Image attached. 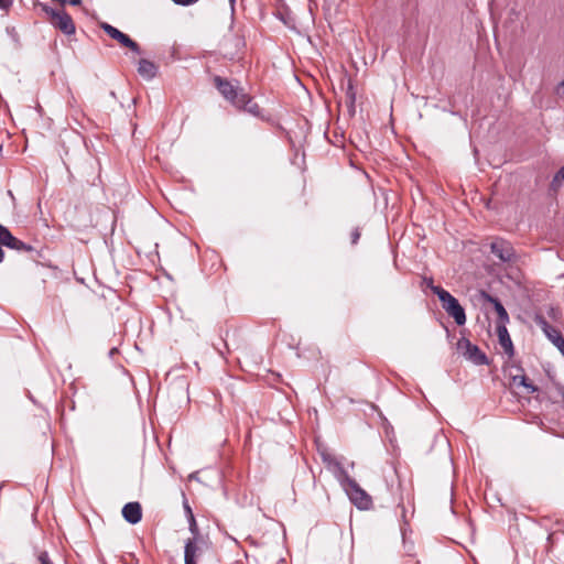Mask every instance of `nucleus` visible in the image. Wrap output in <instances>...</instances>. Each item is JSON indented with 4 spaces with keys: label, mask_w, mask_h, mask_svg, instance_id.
Here are the masks:
<instances>
[{
    "label": "nucleus",
    "mask_w": 564,
    "mask_h": 564,
    "mask_svg": "<svg viewBox=\"0 0 564 564\" xmlns=\"http://www.w3.org/2000/svg\"><path fill=\"white\" fill-rule=\"evenodd\" d=\"M346 490L349 496L350 501L359 509V510H369L372 507V498L368 495L355 479L346 477Z\"/></svg>",
    "instance_id": "obj_5"
},
{
    "label": "nucleus",
    "mask_w": 564,
    "mask_h": 564,
    "mask_svg": "<svg viewBox=\"0 0 564 564\" xmlns=\"http://www.w3.org/2000/svg\"><path fill=\"white\" fill-rule=\"evenodd\" d=\"M0 245L18 252H33L35 251L32 245L25 243L14 237L10 230L3 225L0 227Z\"/></svg>",
    "instance_id": "obj_8"
},
{
    "label": "nucleus",
    "mask_w": 564,
    "mask_h": 564,
    "mask_svg": "<svg viewBox=\"0 0 564 564\" xmlns=\"http://www.w3.org/2000/svg\"><path fill=\"white\" fill-rule=\"evenodd\" d=\"M563 181H564V165L554 175L552 183H551V187L554 191H556L561 186Z\"/></svg>",
    "instance_id": "obj_22"
},
{
    "label": "nucleus",
    "mask_w": 564,
    "mask_h": 564,
    "mask_svg": "<svg viewBox=\"0 0 564 564\" xmlns=\"http://www.w3.org/2000/svg\"><path fill=\"white\" fill-rule=\"evenodd\" d=\"M80 2H82V0H69V1H68V3H69L70 6H79V4H80Z\"/></svg>",
    "instance_id": "obj_31"
},
{
    "label": "nucleus",
    "mask_w": 564,
    "mask_h": 564,
    "mask_svg": "<svg viewBox=\"0 0 564 564\" xmlns=\"http://www.w3.org/2000/svg\"><path fill=\"white\" fill-rule=\"evenodd\" d=\"M44 12L50 17L51 24L66 35L75 33V23L72 17L64 10L56 11L48 6H43Z\"/></svg>",
    "instance_id": "obj_4"
},
{
    "label": "nucleus",
    "mask_w": 564,
    "mask_h": 564,
    "mask_svg": "<svg viewBox=\"0 0 564 564\" xmlns=\"http://www.w3.org/2000/svg\"><path fill=\"white\" fill-rule=\"evenodd\" d=\"M422 285H425L426 288H429L435 295L437 292L436 290H444L443 288L434 284L433 278L424 276L422 279Z\"/></svg>",
    "instance_id": "obj_23"
},
{
    "label": "nucleus",
    "mask_w": 564,
    "mask_h": 564,
    "mask_svg": "<svg viewBox=\"0 0 564 564\" xmlns=\"http://www.w3.org/2000/svg\"><path fill=\"white\" fill-rule=\"evenodd\" d=\"M101 29L107 35H109L111 39L120 43V45L130 48L133 53L138 55L141 54L140 45L126 33L121 32L120 30L108 23H102Z\"/></svg>",
    "instance_id": "obj_9"
},
{
    "label": "nucleus",
    "mask_w": 564,
    "mask_h": 564,
    "mask_svg": "<svg viewBox=\"0 0 564 564\" xmlns=\"http://www.w3.org/2000/svg\"><path fill=\"white\" fill-rule=\"evenodd\" d=\"M505 372L511 379L512 383H517L518 379L523 376L524 369L520 365L510 361L506 364Z\"/></svg>",
    "instance_id": "obj_15"
},
{
    "label": "nucleus",
    "mask_w": 564,
    "mask_h": 564,
    "mask_svg": "<svg viewBox=\"0 0 564 564\" xmlns=\"http://www.w3.org/2000/svg\"><path fill=\"white\" fill-rule=\"evenodd\" d=\"M322 459L328 469L338 471L341 476H345V478L348 476L341 464L334 455L329 453H322Z\"/></svg>",
    "instance_id": "obj_14"
},
{
    "label": "nucleus",
    "mask_w": 564,
    "mask_h": 564,
    "mask_svg": "<svg viewBox=\"0 0 564 564\" xmlns=\"http://www.w3.org/2000/svg\"><path fill=\"white\" fill-rule=\"evenodd\" d=\"M436 295L442 303L444 311L454 318L458 326L466 323V314L464 307L458 300L446 290H436Z\"/></svg>",
    "instance_id": "obj_1"
},
{
    "label": "nucleus",
    "mask_w": 564,
    "mask_h": 564,
    "mask_svg": "<svg viewBox=\"0 0 564 564\" xmlns=\"http://www.w3.org/2000/svg\"><path fill=\"white\" fill-rule=\"evenodd\" d=\"M122 517L130 524H137L142 519V508L137 501L128 502L122 508Z\"/></svg>",
    "instance_id": "obj_10"
},
{
    "label": "nucleus",
    "mask_w": 564,
    "mask_h": 564,
    "mask_svg": "<svg viewBox=\"0 0 564 564\" xmlns=\"http://www.w3.org/2000/svg\"><path fill=\"white\" fill-rule=\"evenodd\" d=\"M216 564H218V563H216Z\"/></svg>",
    "instance_id": "obj_35"
},
{
    "label": "nucleus",
    "mask_w": 564,
    "mask_h": 564,
    "mask_svg": "<svg viewBox=\"0 0 564 564\" xmlns=\"http://www.w3.org/2000/svg\"><path fill=\"white\" fill-rule=\"evenodd\" d=\"M488 300H489V302H491L494 304V307H495L496 313L498 314L499 321L502 323L507 322L509 319V317H508V313H507L506 308L503 307L502 303L498 299L492 297L490 295H488Z\"/></svg>",
    "instance_id": "obj_16"
},
{
    "label": "nucleus",
    "mask_w": 564,
    "mask_h": 564,
    "mask_svg": "<svg viewBox=\"0 0 564 564\" xmlns=\"http://www.w3.org/2000/svg\"><path fill=\"white\" fill-rule=\"evenodd\" d=\"M490 250L501 262H514L517 260V253L513 246L505 239H495L490 243Z\"/></svg>",
    "instance_id": "obj_6"
},
{
    "label": "nucleus",
    "mask_w": 564,
    "mask_h": 564,
    "mask_svg": "<svg viewBox=\"0 0 564 564\" xmlns=\"http://www.w3.org/2000/svg\"><path fill=\"white\" fill-rule=\"evenodd\" d=\"M238 101L239 102H237L235 107L243 109L245 111L256 117L260 116V107L252 100V98L249 95L245 93L240 94V98Z\"/></svg>",
    "instance_id": "obj_11"
},
{
    "label": "nucleus",
    "mask_w": 564,
    "mask_h": 564,
    "mask_svg": "<svg viewBox=\"0 0 564 564\" xmlns=\"http://www.w3.org/2000/svg\"><path fill=\"white\" fill-rule=\"evenodd\" d=\"M8 195L11 197L12 200H14V196L11 191H8Z\"/></svg>",
    "instance_id": "obj_32"
},
{
    "label": "nucleus",
    "mask_w": 564,
    "mask_h": 564,
    "mask_svg": "<svg viewBox=\"0 0 564 564\" xmlns=\"http://www.w3.org/2000/svg\"><path fill=\"white\" fill-rule=\"evenodd\" d=\"M13 0H0V9L8 11L12 6Z\"/></svg>",
    "instance_id": "obj_29"
},
{
    "label": "nucleus",
    "mask_w": 564,
    "mask_h": 564,
    "mask_svg": "<svg viewBox=\"0 0 564 564\" xmlns=\"http://www.w3.org/2000/svg\"><path fill=\"white\" fill-rule=\"evenodd\" d=\"M361 236V230L359 227L352 229L350 234V242L352 246L357 245Z\"/></svg>",
    "instance_id": "obj_26"
},
{
    "label": "nucleus",
    "mask_w": 564,
    "mask_h": 564,
    "mask_svg": "<svg viewBox=\"0 0 564 564\" xmlns=\"http://www.w3.org/2000/svg\"><path fill=\"white\" fill-rule=\"evenodd\" d=\"M498 337L499 343L501 347L503 348L505 352L511 358L514 354L512 340L509 336V333L505 326L498 327Z\"/></svg>",
    "instance_id": "obj_13"
},
{
    "label": "nucleus",
    "mask_w": 564,
    "mask_h": 564,
    "mask_svg": "<svg viewBox=\"0 0 564 564\" xmlns=\"http://www.w3.org/2000/svg\"><path fill=\"white\" fill-rule=\"evenodd\" d=\"M456 350L465 359L477 366L489 365V359L477 345L470 343L466 337H462L456 343Z\"/></svg>",
    "instance_id": "obj_2"
},
{
    "label": "nucleus",
    "mask_w": 564,
    "mask_h": 564,
    "mask_svg": "<svg viewBox=\"0 0 564 564\" xmlns=\"http://www.w3.org/2000/svg\"><path fill=\"white\" fill-rule=\"evenodd\" d=\"M1 226H2V225L0 224V227H1Z\"/></svg>",
    "instance_id": "obj_34"
},
{
    "label": "nucleus",
    "mask_w": 564,
    "mask_h": 564,
    "mask_svg": "<svg viewBox=\"0 0 564 564\" xmlns=\"http://www.w3.org/2000/svg\"><path fill=\"white\" fill-rule=\"evenodd\" d=\"M138 73L145 79H152L158 74V66L149 59L141 58L138 65Z\"/></svg>",
    "instance_id": "obj_12"
},
{
    "label": "nucleus",
    "mask_w": 564,
    "mask_h": 564,
    "mask_svg": "<svg viewBox=\"0 0 564 564\" xmlns=\"http://www.w3.org/2000/svg\"><path fill=\"white\" fill-rule=\"evenodd\" d=\"M37 561L40 564H54L46 551L37 552Z\"/></svg>",
    "instance_id": "obj_25"
},
{
    "label": "nucleus",
    "mask_w": 564,
    "mask_h": 564,
    "mask_svg": "<svg viewBox=\"0 0 564 564\" xmlns=\"http://www.w3.org/2000/svg\"><path fill=\"white\" fill-rule=\"evenodd\" d=\"M188 521V530L189 532L192 533V538H204L200 532H199V528L197 525V522L195 520V516L194 513H191V517H188L187 519Z\"/></svg>",
    "instance_id": "obj_20"
},
{
    "label": "nucleus",
    "mask_w": 564,
    "mask_h": 564,
    "mask_svg": "<svg viewBox=\"0 0 564 564\" xmlns=\"http://www.w3.org/2000/svg\"><path fill=\"white\" fill-rule=\"evenodd\" d=\"M513 384L521 386V387L525 388L529 393H534L535 391H538V388L535 386H533L531 382H529V380L524 373L522 377H520L518 379V382L513 383Z\"/></svg>",
    "instance_id": "obj_21"
},
{
    "label": "nucleus",
    "mask_w": 564,
    "mask_h": 564,
    "mask_svg": "<svg viewBox=\"0 0 564 564\" xmlns=\"http://www.w3.org/2000/svg\"><path fill=\"white\" fill-rule=\"evenodd\" d=\"M184 510L186 512L187 518L191 517V513H193L192 508L188 505V501L184 499Z\"/></svg>",
    "instance_id": "obj_30"
},
{
    "label": "nucleus",
    "mask_w": 564,
    "mask_h": 564,
    "mask_svg": "<svg viewBox=\"0 0 564 564\" xmlns=\"http://www.w3.org/2000/svg\"><path fill=\"white\" fill-rule=\"evenodd\" d=\"M534 321L541 327V329L544 332V334L546 335L547 338L553 334V332L556 330V328L551 326L546 322V319L543 316H541V315H536Z\"/></svg>",
    "instance_id": "obj_18"
},
{
    "label": "nucleus",
    "mask_w": 564,
    "mask_h": 564,
    "mask_svg": "<svg viewBox=\"0 0 564 564\" xmlns=\"http://www.w3.org/2000/svg\"><path fill=\"white\" fill-rule=\"evenodd\" d=\"M555 94L558 96V97H564V80H562L561 83H558L555 87Z\"/></svg>",
    "instance_id": "obj_27"
},
{
    "label": "nucleus",
    "mask_w": 564,
    "mask_h": 564,
    "mask_svg": "<svg viewBox=\"0 0 564 564\" xmlns=\"http://www.w3.org/2000/svg\"><path fill=\"white\" fill-rule=\"evenodd\" d=\"M229 1H230V4H231V8L234 9L236 0H229Z\"/></svg>",
    "instance_id": "obj_33"
},
{
    "label": "nucleus",
    "mask_w": 564,
    "mask_h": 564,
    "mask_svg": "<svg viewBox=\"0 0 564 564\" xmlns=\"http://www.w3.org/2000/svg\"><path fill=\"white\" fill-rule=\"evenodd\" d=\"M214 85L221 94V96L230 101L234 106L239 102L240 94H243L242 89H239L237 86L232 85L228 79L223 78L221 76H214L213 78Z\"/></svg>",
    "instance_id": "obj_7"
},
{
    "label": "nucleus",
    "mask_w": 564,
    "mask_h": 564,
    "mask_svg": "<svg viewBox=\"0 0 564 564\" xmlns=\"http://www.w3.org/2000/svg\"><path fill=\"white\" fill-rule=\"evenodd\" d=\"M355 102H356V91L352 84L349 82L347 90H346V104L348 107L349 113L355 115Z\"/></svg>",
    "instance_id": "obj_17"
},
{
    "label": "nucleus",
    "mask_w": 564,
    "mask_h": 564,
    "mask_svg": "<svg viewBox=\"0 0 564 564\" xmlns=\"http://www.w3.org/2000/svg\"><path fill=\"white\" fill-rule=\"evenodd\" d=\"M549 339L554 344V346L561 351V354L564 356V338L562 334L556 329L553 332V334L549 337Z\"/></svg>",
    "instance_id": "obj_19"
},
{
    "label": "nucleus",
    "mask_w": 564,
    "mask_h": 564,
    "mask_svg": "<svg viewBox=\"0 0 564 564\" xmlns=\"http://www.w3.org/2000/svg\"><path fill=\"white\" fill-rule=\"evenodd\" d=\"M547 315L550 318H552L553 321H558L561 318V310L558 307H555V306H550L547 308Z\"/></svg>",
    "instance_id": "obj_24"
},
{
    "label": "nucleus",
    "mask_w": 564,
    "mask_h": 564,
    "mask_svg": "<svg viewBox=\"0 0 564 564\" xmlns=\"http://www.w3.org/2000/svg\"><path fill=\"white\" fill-rule=\"evenodd\" d=\"M210 551L205 538H189L184 546V564H198L199 560Z\"/></svg>",
    "instance_id": "obj_3"
},
{
    "label": "nucleus",
    "mask_w": 564,
    "mask_h": 564,
    "mask_svg": "<svg viewBox=\"0 0 564 564\" xmlns=\"http://www.w3.org/2000/svg\"><path fill=\"white\" fill-rule=\"evenodd\" d=\"M174 3L178 4V6H191V4H194L196 3L198 0H172Z\"/></svg>",
    "instance_id": "obj_28"
}]
</instances>
